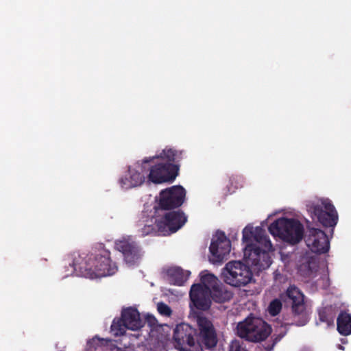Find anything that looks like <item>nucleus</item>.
Returning <instances> with one entry per match:
<instances>
[{
	"label": "nucleus",
	"instance_id": "obj_1",
	"mask_svg": "<svg viewBox=\"0 0 351 351\" xmlns=\"http://www.w3.org/2000/svg\"><path fill=\"white\" fill-rule=\"evenodd\" d=\"M243 241L245 243L244 257L248 264L258 270L270 266L271 261L268 252L272 251L273 247L263 228L247 226L243 230Z\"/></svg>",
	"mask_w": 351,
	"mask_h": 351
},
{
	"label": "nucleus",
	"instance_id": "obj_2",
	"mask_svg": "<svg viewBox=\"0 0 351 351\" xmlns=\"http://www.w3.org/2000/svg\"><path fill=\"white\" fill-rule=\"evenodd\" d=\"M177 158L176 151L171 148L162 150L159 156L145 159V162L152 161L156 165L150 168L148 178L154 183H162L172 181L175 179L177 168L172 162Z\"/></svg>",
	"mask_w": 351,
	"mask_h": 351
},
{
	"label": "nucleus",
	"instance_id": "obj_3",
	"mask_svg": "<svg viewBox=\"0 0 351 351\" xmlns=\"http://www.w3.org/2000/svg\"><path fill=\"white\" fill-rule=\"evenodd\" d=\"M73 266L75 270L78 269L84 276L90 278L112 275L117 269L116 265L111 263L107 252L102 255L88 258L84 264L74 261Z\"/></svg>",
	"mask_w": 351,
	"mask_h": 351
},
{
	"label": "nucleus",
	"instance_id": "obj_4",
	"mask_svg": "<svg viewBox=\"0 0 351 351\" xmlns=\"http://www.w3.org/2000/svg\"><path fill=\"white\" fill-rule=\"evenodd\" d=\"M271 329L263 319L247 317L237 326V334L242 339L252 342L264 341L271 334Z\"/></svg>",
	"mask_w": 351,
	"mask_h": 351
},
{
	"label": "nucleus",
	"instance_id": "obj_5",
	"mask_svg": "<svg viewBox=\"0 0 351 351\" xmlns=\"http://www.w3.org/2000/svg\"><path fill=\"white\" fill-rule=\"evenodd\" d=\"M269 230L273 236L292 244L298 243L303 237L302 225L295 219H279L270 225Z\"/></svg>",
	"mask_w": 351,
	"mask_h": 351
},
{
	"label": "nucleus",
	"instance_id": "obj_6",
	"mask_svg": "<svg viewBox=\"0 0 351 351\" xmlns=\"http://www.w3.org/2000/svg\"><path fill=\"white\" fill-rule=\"evenodd\" d=\"M223 277L227 284L239 287L250 283L252 273L250 267L241 261H230L223 269Z\"/></svg>",
	"mask_w": 351,
	"mask_h": 351
},
{
	"label": "nucleus",
	"instance_id": "obj_7",
	"mask_svg": "<svg viewBox=\"0 0 351 351\" xmlns=\"http://www.w3.org/2000/svg\"><path fill=\"white\" fill-rule=\"evenodd\" d=\"M195 330L189 324L176 326L173 332L175 348L180 351H202V345L194 338Z\"/></svg>",
	"mask_w": 351,
	"mask_h": 351
},
{
	"label": "nucleus",
	"instance_id": "obj_8",
	"mask_svg": "<svg viewBox=\"0 0 351 351\" xmlns=\"http://www.w3.org/2000/svg\"><path fill=\"white\" fill-rule=\"evenodd\" d=\"M307 210L324 226L332 227L337 223V213L328 199L311 202L307 205Z\"/></svg>",
	"mask_w": 351,
	"mask_h": 351
},
{
	"label": "nucleus",
	"instance_id": "obj_9",
	"mask_svg": "<svg viewBox=\"0 0 351 351\" xmlns=\"http://www.w3.org/2000/svg\"><path fill=\"white\" fill-rule=\"evenodd\" d=\"M143 325L144 322L137 309L129 307L122 311L121 319L113 321L111 331L114 335L119 336L123 335L126 329L138 330Z\"/></svg>",
	"mask_w": 351,
	"mask_h": 351
},
{
	"label": "nucleus",
	"instance_id": "obj_10",
	"mask_svg": "<svg viewBox=\"0 0 351 351\" xmlns=\"http://www.w3.org/2000/svg\"><path fill=\"white\" fill-rule=\"evenodd\" d=\"M198 333L196 335L197 343L202 348L212 350L217 343V333L212 322L202 315L196 317Z\"/></svg>",
	"mask_w": 351,
	"mask_h": 351
},
{
	"label": "nucleus",
	"instance_id": "obj_11",
	"mask_svg": "<svg viewBox=\"0 0 351 351\" xmlns=\"http://www.w3.org/2000/svg\"><path fill=\"white\" fill-rule=\"evenodd\" d=\"M230 241L222 232H217L210 245V261L221 262L230 252Z\"/></svg>",
	"mask_w": 351,
	"mask_h": 351
},
{
	"label": "nucleus",
	"instance_id": "obj_12",
	"mask_svg": "<svg viewBox=\"0 0 351 351\" xmlns=\"http://www.w3.org/2000/svg\"><path fill=\"white\" fill-rule=\"evenodd\" d=\"M184 197V189L180 186H173L160 192L159 204L162 209L178 207L183 203Z\"/></svg>",
	"mask_w": 351,
	"mask_h": 351
},
{
	"label": "nucleus",
	"instance_id": "obj_13",
	"mask_svg": "<svg viewBox=\"0 0 351 351\" xmlns=\"http://www.w3.org/2000/svg\"><path fill=\"white\" fill-rule=\"evenodd\" d=\"M309 249L315 253H325L329 250V241L325 232L319 229L310 228L306 237Z\"/></svg>",
	"mask_w": 351,
	"mask_h": 351
},
{
	"label": "nucleus",
	"instance_id": "obj_14",
	"mask_svg": "<svg viewBox=\"0 0 351 351\" xmlns=\"http://www.w3.org/2000/svg\"><path fill=\"white\" fill-rule=\"evenodd\" d=\"M116 247L122 252L124 261L129 266L138 265L141 262L143 254L134 242L127 240L119 241L116 243Z\"/></svg>",
	"mask_w": 351,
	"mask_h": 351
},
{
	"label": "nucleus",
	"instance_id": "obj_15",
	"mask_svg": "<svg viewBox=\"0 0 351 351\" xmlns=\"http://www.w3.org/2000/svg\"><path fill=\"white\" fill-rule=\"evenodd\" d=\"M186 221V217L180 211H170L167 213L162 221H158L157 227L162 232H176Z\"/></svg>",
	"mask_w": 351,
	"mask_h": 351
},
{
	"label": "nucleus",
	"instance_id": "obj_16",
	"mask_svg": "<svg viewBox=\"0 0 351 351\" xmlns=\"http://www.w3.org/2000/svg\"><path fill=\"white\" fill-rule=\"evenodd\" d=\"M145 171L141 165L137 163L130 167L128 172L120 180L121 187L125 189L141 186L145 180Z\"/></svg>",
	"mask_w": 351,
	"mask_h": 351
},
{
	"label": "nucleus",
	"instance_id": "obj_17",
	"mask_svg": "<svg viewBox=\"0 0 351 351\" xmlns=\"http://www.w3.org/2000/svg\"><path fill=\"white\" fill-rule=\"evenodd\" d=\"M191 302L197 309L208 310L211 304V293L200 285H192L190 293Z\"/></svg>",
	"mask_w": 351,
	"mask_h": 351
},
{
	"label": "nucleus",
	"instance_id": "obj_18",
	"mask_svg": "<svg viewBox=\"0 0 351 351\" xmlns=\"http://www.w3.org/2000/svg\"><path fill=\"white\" fill-rule=\"evenodd\" d=\"M288 298L292 302L293 311L298 315L302 314L305 309L304 295L295 287H290L287 291Z\"/></svg>",
	"mask_w": 351,
	"mask_h": 351
},
{
	"label": "nucleus",
	"instance_id": "obj_19",
	"mask_svg": "<svg viewBox=\"0 0 351 351\" xmlns=\"http://www.w3.org/2000/svg\"><path fill=\"white\" fill-rule=\"evenodd\" d=\"M191 272L180 267H171L167 270L168 281L174 285L182 286L188 279Z\"/></svg>",
	"mask_w": 351,
	"mask_h": 351
},
{
	"label": "nucleus",
	"instance_id": "obj_20",
	"mask_svg": "<svg viewBox=\"0 0 351 351\" xmlns=\"http://www.w3.org/2000/svg\"><path fill=\"white\" fill-rule=\"evenodd\" d=\"M200 280V283L195 284L194 285H200L204 289L209 290L210 293L220 284L217 277L211 274H207L206 271L201 273Z\"/></svg>",
	"mask_w": 351,
	"mask_h": 351
},
{
	"label": "nucleus",
	"instance_id": "obj_21",
	"mask_svg": "<svg viewBox=\"0 0 351 351\" xmlns=\"http://www.w3.org/2000/svg\"><path fill=\"white\" fill-rule=\"evenodd\" d=\"M337 330L343 335L351 334V315L341 313L337 318Z\"/></svg>",
	"mask_w": 351,
	"mask_h": 351
},
{
	"label": "nucleus",
	"instance_id": "obj_22",
	"mask_svg": "<svg viewBox=\"0 0 351 351\" xmlns=\"http://www.w3.org/2000/svg\"><path fill=\"white\" fill-rule=\"evenodd\" d=\"M232 293L226 290L220 284L211 291V300L217 302H223L232 298Z\"/></svg>",
	"mask_w": 351,
	"mask_h": 351
},
{
	"label": "nucleus",
	"instance_id": "obj_23",
	"mask_svg": "<svg viewBox=\"0 0 351 351\" xmlns=\"http://www.w3.org/2000/svg\"><path fill=\"white\" fill-rule=\"evenodd\" d=\"M281 308H282L281 302L279 300L276 299V300H274L272 302H271V303L268 307V311H269V313L271 315L275 316L280 313Z\"/></svg>",
	"mask_w": 351,
	"mask_h": 351
},
{
	"label": "nucleus",
	"instance_id": "obj_24",
	"mask_svg": "<svg viewBox=\"0 0 351 351\" xmlns=\"http://www.w3.org/2000/svg\"><path fill=\"white\" fill-rule=\"evenodd\" d=\"M158 311L161 315L165 316H170L172 312L170 307L164 303L158 304Z\"/></svg>",
	"mask_w": 351,
	"mask_h": 351
},
{
	"label": "nucleus",
	"instance_id": "obj_25",
	"mask_svg": "<svg viewBox=\"0 0 351 351\" xmlns=\"http://www.w3.org/2000/svg\"><path fill=\"white\" fill-rule=\"evenodd\" d=\"M154 228L151 224L145 225V227L141 230L142 236H146L151 234L154 231Z\"/></svg>",
	"mask_w": 351,
	"mask_h": 351
},
{
	"label": "nucleus",
	"instance_id": "obj_26",
	"mask_svg": "<svg viewBox=\"0 0 351 351\" xmlns=\"http://www.w3.org/2000/svg\"><path fill=\"white\" fill-rule=\"evenodd\" d=\"M100 341L99 339H98L97 337L93 338L91 340L88 341V343L93 346H95V344H97V342Z\"/></svg>",
	"mask_w": 351,
	"mask_h": 351
}]
</instances>
